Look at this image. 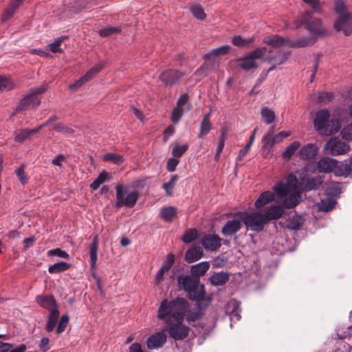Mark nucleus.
<instances>
[{"instance_id":"obj_4","label":"nucleus","mask_w":352,"mask_h":352,"mask_svg":"<svg viewBox=\"0 0 352 352\" xmlns=\"http://www.w3.org/2000/svg\"><path fill=\"white\" fill-rule=\"evenodd\" d=\"M46 90L45 86L30 89L27 94L19 100L12 115L21 111L36 109L41 103L40 96L44 94Z\"/></svg>"},{"instance_id":"obj_32","label":"nucleus","mask_w":352,"mask_h":352,"mask_svg":"<svg viewBox=\"0 0 352 352\" xmlns=\"http://www.w3.org/2000/svg\"><path fill=\"white\" fill-rule=\"evenodd\" d=\"M70 267V263L60 261L54 265H50L48 271L50 274H58L69 270Z\"/></svg>"},{"instance_id":"obj_17","label":"nucleus","mask_w":352,"mask_h":352,"mask_svg":"<svg viewBox=\"0 0 352 352\" xmlns=\"http://www.w3.org/2000/svg\"><path fill=\"white\" fill-rule=\"evenodd\" d=\"M337 165V160L329 157L321 158L317 164V168L320 173H328L333 172Z\"/></svg>"},{"instance_id":"obj_14","label":"nucleus","mask_w":352,"mask_h":352,"mask_svg":"<svg viewBox=\"0 0 352 352\" xmlns=\"http://www.w3.org/2000/svg\"><path fill=\"white\" fill-rule=\"evenodd\" d=\"M36 302L49 311L58 309L57 301L53 295H38L36 297Z\"/></svg>"},{"instance_id":"obj_21","label":"nucleus","mask_w":352,"mask_h":352,"mask_svg":"<svg viewBox=\"0 0 352 352\" xmlns=\"http://www.w3.org/2000/svg\"><path fill=\"white\" fill-rule=\"evenodd\" d=\"M318 153V148L313 144H307L300 150V156L302 159L309 160L314 158Z\"/></svg>"},{"instance_id":"obj_30","label":"nucleus","mask_w":352,"mask_h":352,"mask_svg":"<svg viewBox=\"0 0 352 352\" xmlns=\"http://www.w3.org/2000/svg\"><path fill=\"white\" fill-rule=\"evenodd\" d=\"M230 49L231 47L228 45H223L215 49H212L204 55V58L206 60H210L213 56L225 55L229 52Z\"/></svg>"},{"instance_id":"obj_10","label":"nucleus","mask_w":352,"mask_h":352,"mask_svg":"<svg viewBox=\"0 0 352 352\" xmlns=\"http://www.w3.org/2000/svg\"><path fill=\"white\" fill-rule=\"evenodd\" d=\"M239 212L234 214L233 219L226 221L221 229V233L225 236H231L238 232L241 227L243 221Z\"/></svg>"},{"instance_id":"obj_2","label":"nucleus","mask_w":352,"mask_h":352,"mask_svg":"<svg viewBox=\"0 0 352 352\" xmlns=\"http://www.w3.org/2000/svg\"><path fill=\"white\" fill-rule=\"evenodd\" d=\"M177 285L180 289L188 293L189 298L195 301L204 299L206 292L204 286L200 285V278L193 275H179L177 276Z\"/></svg>"},{"instance_id":"obj_7","label":"nucleus","mask_w":352,"mask_h":352,"mask_svg":"<svg viewBox=\"0 0 352 352\" xmlns=\"http://www.w3.org/2000/svg\"><path fill=\"white\" fill-rule=\"evenodd\" d=\"M267 48L265 47H257L252 51L244 58L238 60V65L245 71H250L252 69H256L258 65L256 63V59L261 58L265 54Z\"/></svg>"},{"instance_id":"obj_3","label":"nucleus","mask_w":352,"mask_h":352,"mask_svg":"<svg viewBox=\"0 0 352 352\" xmlns=\"http://www.w3.org/2000/svg\"><path fill=\"white\" fill-rule=\"evenodd\" d=\"M304 28L309 31L310 36L309 37H302L295 40L284 38L283 45H287L289 47H305L314 45L317 38L325 35L326 31L318 25V23H303Z\"/></svg>"},{"instance_id":"obj_64","label":"nucleus","mask_w":352,"mask_h":352,"mask_svg":"<svg viewBox=\"0 0 352 352\" xmlns=\"http://www.w3.org/2000/svg\"><path fill=\"white\" fill-rule=\"evenodd\" d=\"M302 225L303 221L298 217L293 218L289 222V228L292 230H298L302 226Z\"/></svg>"},{"instance_id":"obj_31","label":"nucleus","mask_w":352,"mask_h":352,"mask_svg":"<svg viewBox=\"0 0 352 352\" xmlns=\"http://www.w3.org/2000/svg\"><path fill=\"white\" fill-rule=\"evenodd\" d=\"M274 194L270 191H265L261 194L255 201V207L260 208L274 200Z\"/></svg>"},{"instance_id":"obj_52","label":"nucleus","mask_w":352,"mask_h":352,"mask_svg":"<svg viewBox=\"0 0 352 352\" xmlns=\"http://www.w3.org/2000/svg\"><path fill=\"white\" fill-rule=\"evenodd\" d=\"M226 140V132L222 131L220 135L219 142L218 144V146L216 150L215 153V160H217L219 158V156L223 149L225 142Z\"/></svg>"},{"instance_id":"obj_35","label":"nucleus","mask_w":352,"mask_h":352,"mask_svg":"<svg viewBox=\"0 0 352 352\" xmlns=\"http://www.w3.org/2000/svg\"><path fill=\"white\" fill-rule=\"evenodd\" d=\"M351 171L352 167L350 164H341L336 165L333 173L336 176L347 177L351 174Z\"/></svg>"},{"instance_id":"obj_6","label":"nucleus","mask_w":352,"mask_h":352,"mask_svg":"<svg viewBox=\"0 0 352 352\" xmlns=\"http://www.w3.org/2000/svg\"><path fill=\"white\" fill-rule=\"evenodd\" d=\"M243 223L251 230L259 232H261L266 223L263 214L259 212H239Z\"/></svg>"},{"instance_id":"obj_43","label":"nucleus","mask_w":352,"mask_h":352,"mask_svg":"<svg viewBox=\"0 0 352 352\" xmlns=\"http://www.w3.org/2000/svg\"><path fill=\"white\" fill-rule=\"evenodd\" d=\"M53 129L54 131L62 133L66 135H69L74 133V130L71 127L65 125L63 122L54 124Z\"/></svg>"},{"instance_id":"obj_42","label":"nucleus","mask_w":352,"mask_h":352,"mask_svg":"<svg viewBox=\"0 0 352 352\" xmlns=\"http://www.w3.org/2000/svg\"><path fill=\"white\" fill-rule=\"evenodd\" d=\"M197 234L196 229L190 228L185 232L182 240L185 243H190L197 238Z\"/></svg>"},{"instance_id":"obj_55","label":"nucleus","mask_w":352,"mask_h":352,"mask_svg":"<svg viewBox=\"0 0 352 352\" xmlns=\"http://www.w3.org/2000/svg\"><path fill=\"white\" fill-rule=\"evenodd\" d=\"M290 55V52H278L274 57H270V59L274 60L276 65H280L285 62Z\"/></svg>"},{"instance_id":"obj_61","label":"nucleus","mask_w":352,"mask_h":352,"mask_svg":"<svg viewBox=\"0 0 352 352\" xmlns=\"http://www.w3.org/2000/svg\"><path fill=\"white\" fill-rule=\"evenodd\" d=\"M47 256H57L63 258L69 259V254L64 250H61L60 248H55L50 250L47 253Z\"/></svg>"},{"instance_id":"obj_38","label":"nucleus","mask_w":352,"mask_h":352,"mask_svg":"<svg viewBox=\"0 0 352 352\" xmlns=\"http://www.w3.org/2000/svg\"><path fill=\"white\" fill-rule=\"evenodd\" d=\"M202 316L201 312L198 309H190L188 306V311L185 314L184 319L188 322L199 320Z\"/></svg>"},{"instance_id":"obj_27","label":"nucleus","mask_w":352,"mask_h":352,"mask_svg":"<svg viewBox=\"0 0 352 352\" xmlns=\"http://www.w3.org/2000/svg\"><path fill=\"white\" fill-rule=\"evenodd\" d=\"M210 113L206 114L200 124V131L198 135L199 138H202L206 135L212 129V124L210 122Z\"/></svg>"},{"instance_id":"obj_29","label":"nucleus","mask_w":352,"mask_h":352,"mask_svg":"<svg viewBox=\"0 0 352 352\" xmlns=\"http://www.w3.org/2000/svg\"><path fill=\"white\" fill-rule=\"evenodd\" d=\"M98 236H94L89 246L90 263L91 268H95L98 258Z\"/></svg>"},{"instance_id":"obj_23","label":"nucleus","mask_w":352,"mask_h":352,"mask_svg":"<svg viewBox=\"0 0 352 352\" xmlns=\"http://www.w3.org/2000/svg\"><path fill=\"white\" fill-rule=\"evenodd\" d=\"M229 279V274L227 272H215L210 277V282L212 285L221 286L226 284Z\"/></svg>"},{"instance_id":"obj_58","label":"nucleus","mask_w":352,"mask_h":352,"mask_svg":"<svg viewBox=\"0 0 352 352\" xmlns=\"http://www.w3.org/2000/svg\"><path fill=\"white\" fill-rule=\"evenodd\" d=\"M335 205L336 201L333 199H327L322 201L319 208L322 211L329 212L335 207Z\"/></svg>"},{"instance_id":"obj_44","label":"nucleus","mask_w":352,"mask_h":352,"mask_svg":"<svg viewBox=\"0 0 352 352\" xmlns=\"http://www.w3.org/2000/svg\"><path fill=\"white\" fill-rule=\"evenodd\" d=\"M67 36H62L58 38H57L54 42L50 43L48 45L49 50L52 51L53 53H57V52H61L62 50L60 49V46L62 43V42L65 39H67Z\"/></svg>"},{"instance_id":"obj_57","label":"nucleus","mask_w":352,"mask_h":352,"mask_svg":"<svg viewBox=\"0 0 352 352\" xmlns=\"http://www.w3.org/2000/svg\"><path fill=\"white\" fill-rule=\"evenodd\" d=\"M179 177L177 175H174L171 177L170 181L167 183H164L163 184V188L166 190V194L168 195H172V191L170 189H172L176 183V182L178 180Z\"/></svg>"},{"instance_id":"obj_19","label":"nucleus","mask_w":352,"mask_h":352,"mask_svg":"<svg viewBox=\"0 0 352 352\" xmlns=\"http://www.w3.org/2000/svg\"><path fill=\"white\" fill-rule=\"evenodd\" d=\"M24 0H10L6 8H5L2 22L10 20L13 16L15 10L23 3Z\"/></svg>"},{"instance_id":"obj_47","label":"nucleus","mask_w":352,"mask_h":352,"mask_svg":"<svg viewBox=\"0 0 352 352\" xmlns=\"http://www.w3.org/2000/svg\"><path fill=\"white\" fill-rule=\"evenodd\" d=\"M261 115L267 124L272 123L276 118L274 111L271 110L268 107H265L262 109Z\"/></svg>"},{"instance_id":"obj_59","label":"nucleus","mask_w":352,"mask_h":352,"mask_svg":"<svg viewBox=\"0 0 352 352\" xmlns=\"http://www.w3.org/2000/svg\"><path fill=\"white\" fill-rule=\"evenodd\" d=\"M104 160L106 161L113 162L116 164H121L124 161L122 155L111 153L106 154L104 156Z\"/></svg>"},{"instance_id":"obj_15","label":"nucleus","mask_w":352,"mask_h":352,"mask_svg":"<svg viewBox=\"0 0 352 352\" xmlns=\"http://www.w3.org/2000/svg\"><path fill=\"white\" fill-rule=\"evenodd\" d=\"M206 250L215 251L221 245V239L217 234H206L201 240Z\"/></svg>"},{"instance_id":"obj_51","label":"nucleus","mask_w":352,"mask_h":352,"mask_svg":"<svg viewBox=\"0 0 352 352\" xmlns=\"http://www.w3.org/2000/svg\"><path fill=\"white\" fill-rule=\"evenodd\" d=\"M334 28L338 31H343L346 36H349L352 32V23H333Z\"/></svg>"},{"instance_id":"obj_53","label":"nucleus","mask_w":352,"mask_h":352,"mask_svg":"<svg viewBox=\"0 0 352 352\" xmlns=\"http://www.w3.org/2000/svg\"><path fill=\"white\" fill-rule=\"evenodd\" d=\"M120 32V28L109 27L99 30V34L102 37H107L114 34H119Z\"/></svg>"},{"instance_id":"obj_11","label":"nucleus","mask_w":352,"mask_h":352,"mask_svg":"<svg viewBox=\"0 0 352 352\" xmlns=\"http://www.w3.org/2000/svg\"><path fill=\"white\" fill-rule=\"evenodd\" d=\"M300 187L307 191L318 189L323 183V177L320 175H304L299 178L298 182Z\"/></svg>"},{"instance_id":"obj_45","label":"nucleus","mask_w":352,"mask_h":352,"mask_svg":"<svg viewBox=\"0 0 352 352\" xmlns=\"http://www.w3.org/2000/svg\"><path fill=\"white\" fill-rule=\"evenodd\" d=\"M299 147H300L299 142H298V141L293 142L283 152V157L284 158H290Z\"/></svg>"},{"instance_id":"obj_9","label":"nucleus","mask_w":352,"mask_h":352,"mask_svg":"<svg viewBox=\"0 0 352 352\" xmlns=\"http://www.w3.org/2000/svg\"><path fill=\"white\" fill-rule=\"evenodd\" d=\"M330 113L327 109H322L318 111L314 119V126L322 135L329 133V121Z\"/></svg>"},{"instance_id":"obj_8","label":"nucleus","mask_w":352,"mask_h":352,"mask_svg":"<svg viewBox=\"0 0 352 352\" xmlns=\"http://www.w3.org/2000/svg\"><path fill=\"white\" fill-rule=\"evenodd\" d=\"M324 150H329V153L333 156L346 153L350 146L348 142L340 139L338 137H333L326 143L324 146Z\"/></svg>"},{"instance_id":"obj_16","label":"nucleus","mask_w":352,"mask_h":352,"mask_svg":"<svg viewBox=\"0 0 352 352\" xmlns=\"http://www.w3.org/2000/svg\"><path fill=\"white\" fill-rule=\"evenodd\" d=\"M166 335L163 331L155 333L151 336L146 341L147 347L149 349L162 347L166 341Z\"/></svg>"},{"instance_id":"obj_40","label":"nucleus","mask_w":352,"mask_h":352,"mask_svg":"<svg viewBox=\"0 0 352 352\" xmlns=\"http://www.w3.org/2000/svg\"><path fill=\"white\" fill-rule=\"evenodd\" d=\"M314 14H318L315 11H307L302 14L300 18L297 22H322L321 19L314 16Z\"/></svg>"},{"instance_id":"obj_60","label":"nucleus","mask_w":352,"mask_h":352,"mask_svg":"<svg viewBox=\"0 0 352 352\" xmlns=\"http://www.w3.org/2000/svg\"><path fill=\"white\" fill-rule=\"evenodd\" d=\"M184 114V109L182 107L176 106L172 112L171 120L174 124L177 123Z\"/></svg>"},{"instance_id":"obj_1","label":"nucleus","mask_w":352,"mask_h":352,"mask_svg":"<svg viewBox=\"0 0 352 352\" xmlns=\"http://www.w3.org/2000/svg\"><path fill=\"white\" fill-rule=\"evenodd\" d=\"M188 302L184 298L164 299L157 309V318L167 324V331L175 340H184L188 337L190 328L183 323L188 311Z\"/></svg>"},{"instance_id":"obj_33","label":"nucleus","mask_w":352,"mask_h":352,"mask_svg":"<svg viewBox=\"0 0 352 352\" xmlns=\"http://www.w3.org/2000/svg\"><path fill=\"white\" fill-rule=\"evenodd\" d=\"M177 214V209L173 206L163 208L160 211L162 218L168 222H171Z\"/></svg>"},{"instance_id":"obj_20","label":"nucleus","mask_w":352,"mask_h":352,"mask_svg":"<svg viewBox=\"0 0 352 352\" xmlns=\"http://www.w3.org/2000/svg\"><path fill=\"white\" fill-rule=\"evenodd\" d=\"M203 256V250L199 246H194L188 250L185 254V260L188 263H194Z\"/></svg>"},{"instance_id":"obj_5","label":"nucleus","mask_w":352,"mask_h":352,"mask_svg":"<svg viewBox=\"0 0 352 352\" xmlns=\"http://www.w3.org/2000/svg\"><path fill=\"white\" fill-rule=\"evenodd\" d=\"M116 201L115 208H120L122 206L133 208L139 197V192L137 190H133L128 192L127 188L122 184H118L116 186Z\"/></svg>"},{"instance_id":"obj_22","label":"nucleus","mask_w":352,"mask_h":352,"mask_svg":"<svg viewBox=\"0 0 352 352\" xmlns=\"http://www.w3.org/2000/svg\"><path fill=\"white\" fill-rule=\"evenodd\" d=\"M283 202V206L285 208L290 209L296 206L301 200V197L298 192L288 194L285 197Z\"/></svg>"},{"instance_id":"obj_26","label":"nucleus","mask_w":352,"mask_h":352,"mask_svg":"<svg viewBox=\"0 0 352 352\" xmlns=\"http://www.w3.org/2000/svg\"><path fill=\"white\" fill-rule=\"evenodd\" d=\"M209 267V263L206 261H203L198 264L192 265L190 269V272L191 274L193 275L195 277H198L200 278V276H204L206 273Z\"/></svg>"},{"instance_id":"obj_12","label":"nucleus","mask_w":352,"mask_h":352,"mask_svg":"<svg viewBox=\"0 0 352 352\" xmlns=\"http://www.w3.org/2000/svg\"><path fill=\"white\" fill-rule=\"evenodd\" d=\"M186 75V73L179 70L167 69L162 72L159 78L166 87H171L177 83Z\"/></svg>"},{"instance_id":"obj_63","label":"nucleus","mask_w":352,"mask_h":352,"mask_svg":"<svg viewBox=\"0 0 352 352\" xmlns=\"http://www.w3.org/2000/svg\"><path fill=\"white\" fill-rule=\"evenodd\" d=\"M333 98V94L330 92H322L318 94L317 100L319 102H329Z\"/></svg>"},{"instance_id":"obj_62","label":"nucleus","mask_w":352,"mask_h":352,"mask_svg":"<svg viewBox=\"0 0 352 352\" xmlns=\"http://www.w3.org/2000/svg\"><path fill=\"white\" fill-rule=\"evenodd\" d=\"M306 3L311 9L318 14L321 13V5L320 0H302Z\"/></svg>"},{"instance_id":"obj_36","label":"nucleus","mask_w":352,"mask_h":352,"mask_svg":"<svg viewBox=\"0 0 352 352\" xmlns=\"http://www.w3.org/2000/svg\"><path fill=\"white\" fill-rule=\"evenodd\" d=\"M15 83L10 78L5 76H0V91H9L15 89Z\"/></svg>"},{"instance_id":"obj_48","label":"nucleus","mask_w":352,"mask_h":352,"mask_svg":"<svg viewBox=\"0 0 352 352\" xmlns=\"http://www.w3.org/2000/svg\"><path fill=\"white\" fill-rule=\"evenodd\" d=\"M188 149V144L179 145L178 144H175L172 150V154L175 158L181 157L186 151Z\"/></svg>"},{"instance_id":"obj_46","label":"nucleus","mask_w":352,"mask_h":352,"mask_svg":"<svg viewBox=\"0 0 352 352\" xmlns=\"http://www.w3.org/2000/svg\"><path fill=\"white\" fill-rule=\"evenodd\" d=\"M327 192L331 195H338L342 192L340 184L338 182H330L327 186Z\"/></svg>"},{"instance_id":"obj_41","label":"nucleus","mask_w":352,"mask_h":352,"mask_svg":"<svg viewBox=\"0 0 352 352\" xmlns=\"http://www.w3.org/2000/svg\"><path fill=\"white\" fill-rule=\"evenodd\" d=\"M108 176L109 173L107 171L103 170L99 174L98 177L91 184L90 188L94 190H97L99 188V186L106 181Z\"/></svg>"},{"instance_id":"obj_28","label":"nucleus","mask_w":352,"mask_h":352,"mask_svg":"<svg viewBox=\"0 0 352 352\" xmlns=\"http://www.w3.org/2000/svg\"><path fill=\"white\" fill-rule=\"evenodd\" d=\"M60 312L58 309L50 311V315L45 325V330L47 332H52L54 330L58 319L59 318Z\"/></svg>"},{"instance_id":"obj_24","label":"nucleus","mask_w":352,"mask_h":352,"mask_svg":"<svg viewBox=\"0 0 352 352\" xmlns=\"http://www.w3.org/2000/svg\"><path fill=\"white\" fill-rule=\"evenodd\" d=\"M188 9L191 14L199 21H204L206 18V14L204 12L202 6L198 3H191L188 5Z\"/></svg>"},{"instance_id":"obj_39","label":"nucleus","mask_w":352,"mask_h":352,"mask_svg":"<svg viewBox=\"0 0 352 352\" xmlns=\"http://www.w3.org/2000/svg\"><path fill=\"white\" fill-rule=\"evenodd\" d=\"M274 190L276 195L280 198H283L287 195L290 190V187L288 184H284L283 182H278L274 186Z\"/></svg>"},{"instance_id":"obj_50","label":"nucleus","mask_w":352,"mask_h":352,"mask_svg":"<svg viewBox=\"0 0 352 352\" xmlns=\"http://www.w3.org/2000/svg\"><path fill=\"white\" fill-rule=\"evenodd\" d=\"M15 173H16L17 178L19 179V180L23 185L27 184V182L28 181V177L26 175V173H25V165L24 164H21L20 166V167L16 168L15 170Z\"/></svg>"},{"instance_id":"obj_25","label":"nucleus","mask_w":352,"mask_h":352,"mask_svg":"<svg viewBox=\"0 0 352 352\" xmlns=\"http://www.w3.org/2000/svg\"><path fill=\"white\" fill-rule=\"evenodd\" d=\"M38 133V129H20L18 131L15 133L14 135V140L17 142L21 143L24 142L26 140H28L33 135Z\"/></svg>"},{"instance_id":"obj_37","label":"nucleus","mask_w":352,"mask_h":352,"mask_svg":"<svg viewBox=\"0 0 352 352\" xmlns=\"http://www.w3.org/2000/svg\"><path fill=\"white\" fill-rule=\"evenodd\" d=\"M263 43L272 45V47L283 46V38L278 35H270L265 36L263 39Z\"/></svg>"},{"instance_id":"obj_34","label":"nucleus","mask_w":352,"mask_h":352,"mask_svg":"<svg viewBox=\"0 0 352 352\" xmlns=\"http://www.w3.org/2000/svg\"><path fill=\"white\" fill-rule=\"evenodd\" d=\"M262 142L263 144V147L269 150L272 148L274 144H277V142H275L273 128L270 129L267 131V134L263 138Z\"/></svg>"},{"instance_id":"obj_13","label":"nucleus","mask_w":352,"mask_h":352,"mask_svg":"<svg viewBox=\"0 0 352 352\" xmlns=\"http://www.w3.org/2000/svg\"><path fill=\"white\" fill-rule=\"evenodd\" d=\"M334 10L338 15V18L336 22L352 21V14L349 11L344 0L335 1Z\"/></svg>"},{"instance_id":"obj_49","label":"nucleus","mask_w":352,"mask_h":352,"mask_svg":"<svg viewBox=\"0 0 352 352\" xmlns=\"http://www.w3.org/2000/svg\"><path fill=\"white\" fill-rule=\"evenodd\" d=\"M254 41V37L243 39L241 36H235L232 38V43L237 47H243L252 43Z\"/></svg>"},{"instance_id":"obj_54","label":"nucleus","mask_w":352,"mask_h":352,"mask_svg":"<svg viewBox=\"0 0 352 352\" xmlns=\"http://www.w3.org/2000/svg\"><path fill=\"white\" fill-rule=\"evenodd\" d=\"M69 318L68 315L65 314L62 316L58 322V327L56 328V333L58 334L62 333L65 330V328L67 327L69 323Z\"/></svg>"},{"instance_id":"obj_56","label":"nucleus","mask_w":352,"mask_h":352,"mask_svg":"<svg viewBox=\"0 0 352 352\" xmlns=\"http://www.w3.org/2000/svg\"><path fill=\"white\" fill-rule=\"evenodd\" d=\"M211 71V67L206 63H204L195 73L200 78L207 76Z\"/></svg>"},{"instance_id":"obj_18","label":"nucleus","mask_w":352,"mask_h":352,"mask_svg":"<svg viewBox=\"0 0 352 352\" xmlns=\"http://www.w3.org/2000/svg\"><path fill=\"white\" fill-rule=\"evenodd\" d=\"M283 214V207L279 205H274L267 208L263 214L265 223L272 220L280 219Z\"/></svg>"}]
</instances>
